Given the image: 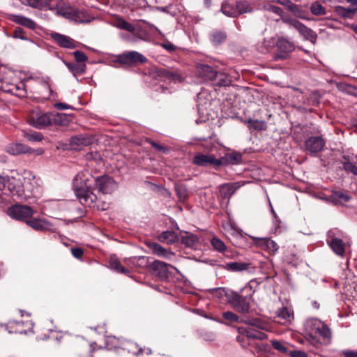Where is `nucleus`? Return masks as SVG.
Wrapping results in <instances>:
<instances>
[{"label": "nucleus", "mask_w": 357, "mask_h": 357, "mask_svg": "<svg viewBox=\"0 0 357 357\" xmlns=\"http://www.w3.org/2000/svg\"><path fill=\"white\" fill-rule=\"evenodd\" d=\"M117 188L116 181L108 175L94 177L88 170L79 172L73 180V190L82 205L91 206L97 201L93 192L98 190L102 194H111Z\"/></svg>", "instance_id": "1"}, {"label": "nucleus", "mask_w": 357, "mask_h": 357, "mask_svg": "<svg viewBox=\"0 0 357 357\" xmlns=\"http://www.w3.org/2000/svg\"><path fill=\"white\" fill-rule=\"evenodd\" d=\"M28 121L33 127L43 129L50 126H65L68 121L65 114L35 111L29 116Z\"/></svg>", "instance_id": "2"}, {"label": "nucleus", "mask_w": 357, "mask_h": 357, "mask_svg": "<svg viewBox=\"0 0 357 357\" xmlns=\"http://www.w3.org/2000/svg\"><path fill=\"white\" fill-rule=\"evenodd\" d=\"M306 331L310 338L309 341L315 347H319L321 344V342L316 337L317 335L321 337L323 340L326 342H328L331 338V331L329 327L317 319L307 321Z\"/></svg>", "instance_id": "3"}, {"label": "nucleus", "mask_w": 357, "mask_h": 357, "mask_svg": "<svg viewBox=\"0 0 357 357\" xmlns=\"http://www.w3.org/2000/svg\"><path fill=\"white\" fill-rule=\"evenodd\" d=\"M229 304L232 308L238 313L248 314L250 311L251 303L252 301V295L242 296L236 291H231L226 294Z\"/></svg>", "instance_id": "4"}, {"label": "nucleus", "mask_w": 357, "mask_h": 357, "mask_svg": "<svg viewBox=\"0 0 357 357\" xmlns=\"http://www.w3.org/2000/svg\"><path fill=\"white\" fill-rule=\"evenodd\" d=\"M282 20L284 23L296 29L305 40L310 41L312 44L316 43L317 34L312 29L308 28L296 19L282 17Z\"/></svg>", "instance_id": "5"}, {"label": "nucleus", "mask_w": 357, "mask_h": 357, "mask_svg": "<svg viewBox=\"0 0 357 357\" xmlns=\"http://www.w3.org/2000/svg\"><path fill=\"white\" fill-rule=\"evenodd\" d=\"M192 163L199 167H212L215 170L220 169L219 158H217L214 154L197 153L192 158Z\"/></svg>", "instance_id": "6"}, {"label": "nucleus", "mask_w": 357, "mask_h": 357, "mask_svg": "<svg viewBox=\"0 0 357 357\" xmlns=\"http://www.w3.org/2000/svg\"><path fill=\"white\" fill-rule=\"evenodd\" d=\"M277 52L274 55L275 60L287 59L289 58V54L295 49L294 43L284 38H280L276 43Z\"/></svg>", "instance_id": "7"}, {"label": "nucleus", "mask_w": 357, "mask_h": 357, "mask_svg": "<svg viewBox=\"0 0 357 357\" xmlns=\"http://www.w3.org/2000/svg\"><path fill=\"white\" fill-rule=\"evenodd\" d=\"M33 210L31 207L25 205H15L10 207L8 210V214L18 220L27 222L33 215Z\"/></svg>", "instance_id": "8"}, {"label": "nucleus", "mask_w": 357, "mask_h": 357, "mask_svg": "<svg viewBox=\"0 0 357 357\" xmlns=\"http://www.w3.org/2000/svg\"><path fill=\"white\" fill-rule=\"evenodd\" d=\"M170 267V264L159 260H155L149 266L151 273L161 280H166L169 278Z\"/></svg>", "instance_id": "9"}, {"label": "nucleus", "mask_w": 357, "mask_h": 357, "mask_svg": "<svg viewBox=\"0 0 357 357\" xmlns=\"http://www.w3.org/2000/svg\"><path fill=\"white\" fill-rule=\"evenodd\" d=\"M325 146L324 139L320 136L310 137L305 142L306 151L311 153H317L323 150Z\"/></svg>", "instance_id": "10"}, {"label": "nucleus", "mask_w": 357, "mask_h": 357, "mask_svg": "<svg viewBox=\"0 0 357 357\" xmlns=\"http://www.w3.org/2000/svg\"><path fill=\"white\" fill-rule=\"evenodd\" d=\"M50 36L60 47L63 48L75 49L79 44L69 36L59 33L52 32Z\"/></svg>", "instance_id": "11"}, {"label": "nucleus", "mask_w": 357, "mask_h": 357, "mask_svg": "<svg viewBox=\"0 0 357 357\" xmlns=\"http://www.w3.org/2000/svg\"><path fill=\"white\" fill-rule=\"evenodd\" d=\"M198 76L205 81H213L217 73V70L207 64L197 63L196 66Z\"/></svg>", "instance_id": "12"}, {"label": "nucleus", "mask_w": 357, "mask_h": 357, "mask_svg": "<svg viewBox=\"0 0 357 357\" xmlns=\"http://www.w3.org/2000/svg\"><path fill=\"white\" fill-rule=\"evenodd\" d=\"M7 152L14 155L33 152H36L37 155H40L43 153L42 150H33L28 146L22 143H14L9 144L7 147Z\"/></svg>", "instance_id": "13"}, {"label": "nucleus", "mask_w": 357, "mask_h": 357, "mask_svg": "<svg viewBox=\"0 0 357 357\" xmlns=\"http://www.w3.org/2000/svg\"><path fill=\"white\" fill-rule=\"evenodd\" d=\"M242 162V155L238 152L227 153L219 158L220 168L229 165H238Z\"/></svg>", "instance_id": "14"}, {"label": "nucleus", "mask_w": 357, "mask_h": 357, "mask_svg": "<svg viewBox=\"0 0 357 357\" xmlns=\"http://www.w3.org/2000/svg\"><path fill=\"white\" fill-rule=\"evenodd\" d=\"M241 186L238 182L223 183L219 186L220 197L223 199H229Z\"/></svg>", "instance_id": "15"}, {"label": "nucleus", "mask_w": 357, "mask_h": 357, "mask_svg": "<svg viewBox=\"0 0 357 357\" xmlns=\"http://www.w3.org/2000/svg\"><path fill=\"white\" fill-rule=\"evenodd\" d=\"M10 19L13 22L30 29H35L36 27V24L33 20L23 15H11Z\"/></svg>", "instance_id": "16"}, {"label": "nucleus", "mask_w": 357, "mask_h": 357, "mask_svg": "<svg viewBox=\"0 0 357 357\" xmlns=\"http://www.w3.org/2000/svg\"><path fill=\"white\" fill-rule=\"evenodd\" d=\"M26 224L36 231H45L50 229L51 225L48 221L42 219L33 218L27 220Z\"/></svg>", "instance_id": "17"}, {"label": "nucleus", "mask_w": 357, "mask_h": 357, "mask_svg": "<svg viewBox=\"0 0 357 357\" xmlns=\"http://www.w3.org/2000/svg\"><path fill=\"white\" fill-rule=\"evenodd\" d=\"M330 199L335 205L343 204L351 199V196L342 190H337L332 192Z\"/></svg>", "instance_id": "18"}, {"label": "nucleus", "mask_w": 357, "mask_h": 357, "mask_svg": "<svg viewBox=\"0 0 357 357\" xmlns=\"http://www.w3.org/2000/svg\"><path fill=\"white\" fill-rule=\"evenodd\" d=\"M129 66L142 64L147 61V59L142 54L135 51L127 52Z\"/></svg>", "instance_id": "19"}, {"label": "nucleus", "mask_w": 357, "mask_h": 357, "mask_svg": "<svg viewBox=\"0 0 357 357\" xmlns=\"http://www.w3.org/2000/svg\"><path fill=\"white\" fill-rule=\"evenodd\" d=\"M129 66L142 64L147 61V59L142 54L135 51L127 52Z\"/></svg>", "instance_id": "20"}, {"label": "nucleus", "mask_w": 357, "mask_h": 357, "mask_svg": "<svg viewBox=\"0 0 357 357\" xmlns=\"http://www.w3.org/2000/svg\"><path fill=\"white\" fill-rule=\"evenodd\" d=\"M328 243L330 247L336 255L341 257L344 255L345 252V244L342 239L333 237Z\"/></svg>", "instance_id": "21"}, {"label": "nucleus", "mask_w": 357, "mask_h": 357, "mask_svg": "<svg viewBox=\"0 0 357 357\" xmlns=\"http://www.w3.org/2000/svg\"><path fill=\"white\" fill-rule=\"evenodd\" d=\"M64 63L69 69V70L73 73L75 77H77V75L84 74L86 71V66L85 63H71L66 61H64Z\"/></svg>", "instance_id": "22"}, {"label": "nucleus", "mask_w": 357, "mask_h": 357, "mask_svg": "<svg viewBox=\"0 0 357 357\" xmlns=\"http://www.w3.org/2000/svg\"><path fill=\"white\" fill-rule=\"evenodd\" d=\"M221 12L229 17H238V13L236 11V4H231L229 3L228 1H223L221 5Z\"/></svg>", "instance_id": "23"}, {"label": "nucleus", "mask_w": 357, "mask_h": 357, "mask_svg": "<svg viewBox=\"0 0 357 357\" xmlns=\"http://www.w3.org/2000/svg\"><path fill=\"white\" fill-rule=\"evenodd\" d=\"M249 266L248 263L234 261L227 263L222 267L229 271L238 272L248 269Z\"/></svg>", "instance_id": "24"}, {"label": "nucleus", "mask_w": 357, "mask_h": 357, "mask_svg": "<svg viewBox=\"0 0 357 357\" xmlns=\"http://www.w3.org/2000/svg\"><path fill=\"white\" fill-rule=\"evenodd\" d=\"M278 3L284 6L289 11L300 18H303L301 15V9L300 6L294 3L290 0H277Z\"/></svg>", "instance_id": "25"}, {"label": "nucleus", "mask_w": 357, "mask_h": 357, "mask_svg": "<svg viewBox=\"0 0 357 357\" xmlns=\"http://www.w3.org/2000/svg\"><path fill=\"white\" fill-rule=\"evenodd\" d=\"M174 189L179 202H184L188 199L189 194L185 185L183 183H176Z\"/></svg>", "instance_id": "26"}, {"label": "nucleus", "mask_w": 357, "mask_h": 357, "mask_svg": "<svg viewBox=\"0 0 357 357\" xmlns=\"http://www.w3.org/2000/svg\"><path fill=\"white\" fill-rule=\"evenodd\" d=\"M241 321V323H244L260 330H265L267 326L266 323L260 318H243Z\"/></svg>", "instance_id": "27"}, {"label": "nucleus", "mask_w": 357, "mask_h": 357, "mask_svg": "<svg viewBox=\"0 0 357 357\" xmlns=\"http://www.w3.org/2000/svg\"><path fill=\"white\" fill-rule=\"evenodd\" d=\"M159 240L161 242L172 244L179 240V238L176 232L173 231H163L159 236Z\"/></svg>", "instance_id": "28"}, {"label": "nucleus", "mask_w": 357, "mask_h": 357, "mask_svg": "<svg viewBox=\"0 0 357 357\" xmlns=\"http://www.w3.org/2000/svg\"><path fill=\"white\" fill-rule=\"evenodd\" d=\"M147 245L153 254L159 257H168V255L170 254L165 248L162 247L158 243L149 242L147 243Z\"/></svg>", "instance_id": "29"}, {"label": "nucleus", "mask_w": 357, "mask_h": 357, "mask_svg": "<svg viewBox=\"0 0 357 357\" xmlns=\"http://www.w3.org/2000/svg\"><path fill=\"white\" fill-rule=\"evenodd\" d=\"M180 240L181 243L187 247H192L197 243L199 238L196 235L185 231L181 235Z\"/></svg>", "instance_id": "30"}, {"label": "nucleus", "mask_w": 357, "mask_h": 357, "mask_svg": "<svg viewBox=\"0 0 357 357\" xmlns=\"http://www.w3.org/2000/svg\"><path fill=\"white\" fill-rule=\"evenodd\" d=\"M245 123L248 125L249 128H252L257 131L266 130L267 129L266 123L262 120L249 119L246 120Z\"/></svg>", "instance_id": "31"}, {"label": "nucleus", "mask_w": 357, "mask_h": 357, "mask_svg": "<svg viewBox=\"0 0 357 357\" xmlns=\"http://www.w3.org/2000/svg\"><path fill=\"white\" fill-rule=\"evenodd\" d=\"M356 10H357V8H346L341 6H337L335 8V13L340 17H341L344 19L352 18V17L354 16V15L356 12Z\"/></svg>", "instance_id": "32"}, {"label": "nucleus", "mask_w": 357, "mask_h": 357, "mask_svg": "<svg viewBox=\"0 0 357 357\" xmlns=\"http://www.w3.org/2000/svg\"><path fill=\"white\" fill-rule=\"evenodd\" d=\"M238 16L244 13H250L253 11L251 4L247 1H238L236 2Z\"/></svg>", "instance_id": "33"}, {"label": "nucleus", "mask_w": 357, "mask_h": 357, "mask_svg": "<svg viewBox=\"0 0 357 357\" xmlns=\"http://www.w3.org/2000/svg\"><path fill=\"white\" fill-rule=\"evenodd\" d=\"M88 13L84 10L75 9L74 21L79 23H89L92 20Z\"/></svg>", "instance_id": "34"}, {"label": "nucleus", "mask_w": 357, "mask_h": 357, "mask_svg": "<svg viewBox=\"0 0 357 357\" xmlns=\"http://www.w3.org/2000/svg\"><path fill=\"white\" fill-rule=\"evenodd\" d=\"M69 142L72 146H81L89 145L91 143V139L89 137L80 135L70 137Z\"/></svg>", "instance_id": "35"}, {"label": "nucleus", "mask_w": 357, "mask_h": 357, "mask_svg": "<svg viewBox=\"0 0 357 357\" xmlns=\"http://www.w3.org/2000/svg\"><path fill=\"white\" fill-rule=\"evenodd\" d=\"M342 158L344 160L341 162L342 169L347 172L352 173L354 175L357 176V166L350 161L349 156L343 155Z\"/></svg>", "instance_id": "36"}, {"label": "nucleus", "mask_w": 357, "mask_h": 357, "mask_svg": "<svg viewBox=\"0 0 357 357\" xmlns=\"http://www.w3.org/2000/svg\"><path fill=\"white\" fill-rule=\"evenodd\" d=\"M226 39L227 33L223 31H215L210 34V40L215 45L222 43Z\"/></svg>", "instance_id": "37"}, {"label": "nucleus", "mask_w": 357, "mask_h": 357, "mask_svg": "<svg viewBox=\"0 0 357 357\" xmlns=\"http://www.w3.org/2000/svg\"><path fill=\"white\" fill-rule=\"evenodd\" d=\"M215 78L213 80L215 85L218 86H226L231 84V80L226 74L217 72Z\"/></svg>", "instance_id": "38"}, {"label": "nucleus", "mask_w": 357, "mask_h": 357, "mask_svg": "<svg viewBox=\"0 0 357 357\" xmlns=\"http://www.w3.org/2000/svg\"><path fill=\"white\" fill-rule=\"evenodd\" d=\"M116 26L120 29L128 31L130 33H134L135 31V26L130 23L126 22L122 17H118L116 20Z\"/></svg>", "instance_id": "39"}, {"label": "nucleus", "mask_w": 357, "mask_h": 357, "mask_svg": "<svg viewBox=\"0 0 357 357\" xmlns=\"http://www.w3.org/2000/svg\"><path fill=\"white\" fill-rule=\"evenodd\" d=\"M170 73V69L166 68H154L153 69V75L156 79H167Z\"/></svg>", "instance_id": "40"}, {"label": "nucleus", "mask_w": 357, "mask_h": 357, "mask_svg": "<svg viewBox=\"0 0 357 357\" xmlns=\"http://www.w3.org/2000/svg\"><path fill=\"white\" fill-rule=\"evenodd\" d=\"M109 266L114 271L123 274L129 273V270L123 267L120 261L115 258H111L109 260Z\"/></svg>", "instance_id": "41"}, {"label": "nucleus", "mask_w": 357, "mask_h": 357, "mask_svg": "<svg viewBox=\"0 0 357 357\" xmlns=\"http://www.w3.org/2000/svg\"><path fill=\"white\" fill-rule=\"evenodd\" d=\"M13 181V178H10L8 176H0V190H4L7 188L8 191L12 192L14 189Z\"/></svg>", "instance_id": "42"}, {"label": "nucleus", "mask_w": 357, "mask_h": 357, "mask_svg": "<svg viewBox=\"0 0 357 357\" xmlns=\"http://www.w3.org/2000/svg\"><path fill=\"white\" fill-rule=\"evenodd\" d=\"M211 244L213 249L219 252L223 253L227 250L225 243L217 236L211 238Z\"/></svg>", "instance_id": "43"}, {"label": "nucleus", "mask_w": 357, "mask_h": 357, "mask_svg": "<svg viewBox=\"0 0 357 357\" xmlns=\"http://www.w3.org/2000/svg\"><path fill=\"white\" fill-rule=\"evenodd\" d=\"M24 324L22 321H10L8 324L6 325V328L14 329V333H26V331L21 328V326ZM9 333H13V331L9 330Z\"/></svg>", "instance_id": "44"}, {"label": "nucleus", "mask_w": 357, "mask_h": 357, "mask_svg": "<svg viewBox=\"0 0 357 357\" xmlns=\"http://www.w3.org/2000/svg\"><path fill=\"white\" fill-rule=\"evenodd\" d=\"M310 12L317 16L324 15L326 13V8L318 1L312 3L310 7Z\"/></svg>", "instance_id": "45"}, {"label": "nucleus", "mask_w": 357, "mask_h": 357, "mask_svg": "<svg viewBox=\"0 0 357 357\" xmlns=\"http://www.w3.org/2000/svg\"><path fill=\"white\" fill-rule=\"evenodd\" d=\"M185 76L181 73L180 71L176 70H170V73L169 75L168 80H171L174 83H182L184 82Z\"/></svg>", "instance_id": "46"}, {"label": "nucleus", "mask_w": 357, "mask_h": 357, "mask_svg": "<svg viewBox=\"0 0 357 357\" xmlns=\"http://www.w3.org/2000/svg\"><path fill=\"white\" fill-rule=\"evenodd\" d=\"M146 142L150 144L152 147L158 152L162 153L164 154H168L170 152V149L169 147L160 144L150 138H146Z\"/></svg>", "instance_id": "47"}, {"label": "nucleus", "mask_w": 357, "mask_h": 357, "mask_svg": "<svg viewBox=\"0 0 357 357\" xmlns=\"http://www.w3.org/2000/svg\"><path fill=\"white\" fill-rule=\"evenodd\" d=\"M277 317L283 322L290 321L292 314L289 312L287 308L282 307L276 312Z\"/></svg>", "instance_id": "48"}, {"label": "nucleus", "mask_w": 357, "mask_h": 357, "mask_svg": "<svg viewBox=\"0 0 357 357\" xmlns=\"http://www.w3.org/2000/svg\"><path fill=\"white\" fill-rule=\"evenodd\" d=\"M222 317L230 323H240L241 322V319L243 318H241L238 317L236 314H235L233 312L227 311L222 313Z\"/></svg>", "instance_id": "49"}, {"label": "nucleus", "mask_w": 357, "mask_h": 357, "mask_svg": "<svg viewBox=\"0 0 357 357\" xmlns=\"http://www.w3.org/2000/svg\"><path fill=\"white\" fill-rule=\"evenodd\" d=\"M248 338L255 339V340H265L268 338L267 334L264 332L255 330L251 328L249 333Z\"/></svg>", "instance_id": "50"}, {"label": "nucleus", "mask_w": 357, "mask_h": 357, "mask_svg": "<svg viewBox=\"0 0 357 357\" xmlns=\"http://www.w3.org/2000/svg\"><path fill=\"white\" fill-rule=\"evenodd\" d=\"M263 9L264 10L273 13L278 16L282 17L283 10L280 7L270 3H266L263 6Z\"/></svg>", "instance_id": "51"}, {"label": "nucleus", "mask_w": 357, "mask_h": 357, "mask_svg": "<svg viewBox=\"0 0 357 357\" xmlns=\"http://www.w3.org/2000/svg\"><path fill=\"white\" fill-rule=\"evenodd\" d=\"M25 138L30 142H40L43 139L42 133L38 132H28L24 135Z\"/></svg>", "instance_id": "52"}, {"label": "nucleus", "mask_w": 357, "mask_h": 357, "mask_svg": "<svg viewBox=\"0 0 357 357\" xmlns=\"http://www.w3.org/2000/svg\"><path fill=\"white\" fill-rule=\"evenodd\" d=\"M24 84L20 83V84L13 86L12 88L8 89L6 91L15 93L18 96H23L24 95Z\"/></svg>", "instance_id": "53"}, {"label": "nucleus", "mask_w": 357, "mask_h": 357, "mask_svg": "<svg viewBox=\"0 0 357 357\" xmlns=\"http://www.w3.org/2000/svg\"><path fill=\"white\" fill-rule=\"evenodd\" d=\"M271 344L275 350L278 351L280 353L287 354L288 352L287 347L282 342L278 340H272Z\"/></svg>", "instance_id": "54"}, {"label": "nucleus", "mask_w": 357, "mask_h": 357, "mask_svg": "<svg viewBox=\"0 0 357 357\" xmlns=\"http://www.w3.org/2000/svg\"><path fill=\"white\" fill-rule=\"evenodd\" d=\"M73 55L77 63H84L88 60L87 56L81 51H75Z\"/></svg>", "instance_id": "55"}, {"label": "nucleus", "mask_w": 357, "mask_h": 357, "mask_svg": "<svg viewBox=\"0 0 357 357\" xmlns=\"http://www.w3.org/2000/svg\"><path fill=\"white\" fill-rule=\"evenodd\" d=\"M263 241L269 251L275 252L278 250V245L273 240L270 238H264Z\"/></svg>", "instance_id": "56"}, {"label": "nucleus", "mask_w": 357, "mask_h": 357, "mask_svg": "<svg viewBox=\"0 0 357 357\" xmlns=\"http://www.w3.org/2000/svg\"><path fill=\"white\" fill-rule=\"evenodd\" d=\"M114 62L119 63L120 64L129 66L128 59L127 56V52H123L118 56H116Z\"/></svg>", "instance_id": "57"}, {"label": "nucleus", "mask_w": 357, "mask_h": 357, "mask_svg": "<svg viewBox=\"0 0 357 357\" xmlns=\"http://www.w3.org/2000/svg\"><path fill=\"white\" fill-rule=\"evenodd\" d=\"M13 37L16 38H20V39L24 40H28L27 36L25 35V31L21 27L15 28V29L13 32Z\"/></svg>", "instance_id": "58"}, {"label": "nucleus", "mask_w": 357, "mask_h": 357, "mask_svg": "<svg viewBox=\"0 0 357 357\" xmlns=\"http://www.w3.org/2000/svg\"><path fill=\"white\" fill-rule=\"evenodd\" d=\"M310 103L314 106H317L319 104L320 96L317 91L312 92L308 100Z\"/></svg>", "instance_id": "59"}, {"label": "nucleus", "mask_w": 357, "mask_h": 357, "mask_svg": "<svg viewBox=\"0 0 357 357\" xmlns=\"http://www.w3.org/2000/svg\"><path fill=\"white\" fill-rule=\"evenodd\" d=\"M26 3L33 8H40L43 6V0H26Z\"/></svg>", "instance_id": "60"}, {"label": "nucleus", "mask_w": 357, "mask_h": 357, "mask_svg": "<svg viewBox=\"0 0 357 357\" xmlns=\"http://www.w3.org/2000/svg\"><path fill=\"white\" fill-rule=\"evenodd\" d=\"M71 253L77 259H79L82 257L84 251L80 248H71Z\"/></svg>", "instance_id": "61"}, {"label": "nucleus", "mask_w": 357, "mask_h": 357, "mask_svg": "<svg viewBox=\"0 0 357 357\" xmlns=\"http://www.w3.org/2000/svg\"><path fill=\"white\" fill-rule=\"evenodd\" d=\"M54 107L59 110H64L68 109H73V107L64 103V102H57L54 104Z\"/></svg>", "instance_id": "62"}, {"label": "nucleus", "mask_w": 357, "mask_h": 357, "mask_svg": "<svg viewBox=\"0 0 357 357\" xmlns=\"http://www.w3.org/2000/svg\"><path fill=\"white\" fill-rule=\"evenodd\" d=\"M290 356L291 357H307L306 353L299 350H294L290 351Z\"/></svg>", "instance_id": "63"}, {"label": "nucleus", "mask_w": 357, "mask_h": 357, "mask_svg": "<svg viewBox=\"0 0 357 357\" xmlns=\"http://www.w3.org/2000/svg\"><path fill=\"white\" fill-rule=\"evenodd\" d=\"M162 47L167 50V51L169 52H173L176 50V47L174 45H173L172 43L168 42V43H162Z\"/></svg>", "instance_id": "64"}]
</instances>
